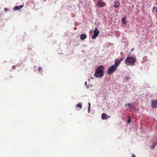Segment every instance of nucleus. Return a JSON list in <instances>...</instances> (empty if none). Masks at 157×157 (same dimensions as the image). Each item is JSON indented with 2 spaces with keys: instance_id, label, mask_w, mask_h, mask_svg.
Returning <instances> with one entry per match:
<instances>
[{
  "instance_id": "9d476101",
  "label": "nucleus",
  "mask_w": 157,
  "mask_h": 157,
  "mask_svg": "<svg viewBox=\"0 0 157 157\" xmlns=\"http://www.w3.org/2000/svg\"><path fill=\"white\" fill-rule=\"evenodd\" d=\"M23 7V5H21L15 7L14 10H20Z\"/></svg>"
},
{
  "instance_id": "39448f33",
  "label": "nucleus",
  "mask_w": 157,
  "mask_h": 157,
  "mask_svg": "<svg viewBox=\"0 0 157 157\" xmlns=\"http://www.w3.org/2000/svg\"><path fill=\"white\" fill-rule=\"evenodd\" d=\"M151 106L153 108H157V100H153L151 101Z\"/></svg>"
},
{
  "instance_id": "b1692460",
  "label": "nucleus",
  "mask_w": 157,
  "mask_h": 157,
  "mask_svg": "<svg viewBox=\"0 0 157 157\" xmlns=\"http://www.w3.org/2000/svg\"><path fill=\"white\" fill-rule=\"evenodd\" d=\"M156 13L157 14V10H156Z\"/></svg>"
},
{
  "instance_id": "f3484780",
  "label": "nucleus",
  "mask_w": 157,
  "mask_h": 157,
  "mask_svg": "<svg viewBox=\"0 0 157 157\" xmlns=\"http://www.w3.org/2000/svg\"><path fill=\"white\" fill-rule=\"evenodd\" d=\"M125 79H126V80H128V79H130L128 77H126L125 78Z\"/></svg>"
},
{
  "instance_id": "6e6552de",
  "label": "nucleus",
  "mask_w": 157,
  "mask_h": 157,
  "mask_svg": "<svg viewBox=\"0 0 157 157\" xmlns=\"http://www.w3.org/2000/svg\"><path fill=\"white\" fill-rule=\"evenodd\" d=\"M101 117V118L102 119L105 120V119H107L109 118L110 117L108 116L105 113H103L102 114Z\"/></svg>"
},
{
  "instance_id": "dca6fc26",
  "label": "nucleus",
  "mask_w": 157,
  "mask_h": 157,
  "mask_svg": "<svg viewBox=\"0 0 157 157\" xmlns=\"http://www.w3.org/2000/svg\"><path fill=\"white\" fill-rule=\"evenodd\" d=\"M131 122V120L130 118V117H129L128 119L127 122V123H130Z\"/></svg>"
},
{
  "instance_id": "f03ea898",
  "label": "nucleus",
  "mask_w": 157,
  "mask_h": 157,
  "mask_svg": "<svg viewBox=\"0 0 157 157\" xmlns=\"http://www.w3.org/2000/svg\"><path fill=\"white\" fill-rule=\"evenodd\" d=\"M136 59L133 57H128L125 60L124 62L127 65H133L136 62Z\"/></svg>"
},
{
  "instance_id": "a211bd4d",
  "label": "nucleus",
  "mask_w": 157,
  "mask_h": 157,
  "mask_svg": "<svg viewBox=\"0 0 157 157\" xmlns=\"http://www.w3.org/2000/svg\"><path fill=\"white\" fill-rule=\"evenodd\" d=\"M12 68L13 69H15L16 68V66H13L12 67Z\"/></svg>"
},
{
  "instance_id": "ddd939ff",
  "label": "nucleus",
  "mask_w": 157,
  "mask_h": 157,
  "mask_svg": "<svg viewBox=\"0 0 157 157\" xmlns=\"http://www.w3.org/2000/svg\"><path fill=\"white\" fill-rule=\"evenodd\" d=\"M157 145V143H154L153 144L152 147L151 148V149H154Z\"/></svg>"
},
{
  "instance_id": "5701e85b",
  "label": "nucleus",
  "mask_w": 157,
  "mask_h": 157,
  "mask_svg": "<svg viewBox=\"0 0 157 157\" xmlns=\"http://www.w3.org/2000/svg\"><path fill=\"white\" fill-rule=\"evenodd\" d=\"M4 10H8L7 8H6Z\"/></svg>"
},
{
  "instance_id": "393cba45",
  "label": "nucleus",
  "mask_w": 157,
  "mask_h": 157,
  "mask_svg": "<svg viewBox=\"0 0 157 157\" xmlns=\"http://www.w3.org/2000/svg\"><path fill=\"white\" fill-rule=\"evenodd\" d=\"M156 10H157V8H156Z\"/></svg>"
},
{
  "instance_id": "f257e3e1",
  "label": "nucleus",
  "mask_w": 157,
  "mask_h": 157,
  "mask_svg": "<svg viewBox=\"0 0 157 157\" xmlns=\"http://www.w3.org/2000/svg\"><path fill=\"white\" fill-rule=\"evenodd\" d=\"M104 67L103 66H100L98 67L95 71L94 76L97 78H100L104 75Z\"/></svg>"
},
{
  "instance_id": "9b49d317",
  "label": "nucleus",
  "mask_w": 157,
  "mask_h": 157,
  "mask_svg": "<svg viewBox=\"0 0 157 157\" xmlns=\"http://www.w3.org/2000/svg\"><path fill=\"white\" fill-rule=\"evenodd\" d=\"M120 3L118 2L117 1H115L114 3V4L113 6L114 7L117 8L119 7Z\"/></svg>"
},
{
  "instance_id": "1a4fd4ad",
  "label": "nucleus",
  "mask_w": 157,
  "mask_h": 157,
  "mask_svg": "<svg viewBox=\"0 0 157 157\" xmlns=\"http://www.w3.org/2000/svg\"><path fill=\"white\" fill-rule=\"evenodd\" d=\"M87 37L86 35L85 34H81L80 36V38L82 40H84Z\"/></svg>"
},
{
  "instance_id": "6ab92c4d",
  "label": "nucleus",
  "mask_w": 157,
  "mask_h": 157,
  "mask_svg": "<svg viewBox=\"0 0 157 157\" xmlns=\"http://www.w3.org/2000/svg\"><path fill=\"white\" fill-rule=\"evenodd\" d=\"M90 107L88 108V111L89 113H90Z\"/></svg>"
},
{
  "instance_id": "4be33fe9",
  "label": "nucleus",
  "mask_w": 157,
  "mask_h": 157,
  "mask_svg": "<svg viewBox=\"0 0 157 157\" xmlns=\"http://www.w3.org/2000/svg\"><path fill=\"white\" fill-rule=\"evenodd\" d=\"M132 157H136V156L135 155L133 154L132 155Z\"/></svg>"
},
{
  "instance_id": "7ed1b4c3",
  "label": "nucleus",
  "mask_w": 157,
  "mask_h": 157,
  "mask_svg": "<svg viewBox=\"0 0 157 157\" xmlns=\"http://www.w3.org/2000/svg\"><path fill=\"white\" fill-rule=\"evenodd\" d=\"M117 70V67H115V66L112 65V66L109 67L107 70V73L108 74L110 75L112 73H113L114 71Z\"/></svg>"
},
{
  "instance_id": "20e7f679",
  "label": "nucleus",
  "mask_w": 157,
  "mask_h": 157,
  "mask_svg": "<svg viewBox=\"0 0 157 157\" xmlns=\"http://www.w3.org/2000/svg\"><path fill=\"white\" fill-rule=\"evenodd\" d=\"M99 31L98 29L95 27L94 31V35L92 36V38L94 39L98 36L99 33Z\"/></svg>"
},
{
  "instance_id": "423d86ee",
  "label": "nucleus",
  "mask_w": 157,
  "mask_h": 157,
  "mask_svg": "<svg viewBox=\"0 0 157 157\" xmlns=\"http://www.w3.org/2000/svg\"><path fill=\"white\" fill-rule=\"evenodd\" d=\"M97 5L99 8H101L104 6L105 5V3L100 0L98 2Z\"/></svg>"
},
{
  "instance_id": "f8f14e48",
  "label": "nucleus",
  "mask_w": 157,
  "mask_h": 157,
  "mask_svg": "<svg viewBox=\"0 0 157 157\" xmlns=\"http://www.w3.org/2000/svg\"><path fill=\"white\" fill-rule=\"evenodd\" d=\"M122 22L124 24H126V21L125 19V18L124 17H123L121 20Z\"/></svg>"
},
{
  "instance_id": "412c9836",
  "label": "nucleus",
  "mask_w": 157,
  "mask_h": 157,
  "mask_svg": "<svg viewBox=\"0 0 157 157\" xmlns=\"http://www.w3.org/2000/svg\"><path fill=\"white\" fill-rule=\"evenodd\" d=\"M88 107H90L91 105L90 102L88 103Z\"/></svg>"
},
{
  "instance_id": "4468645a",
  "label": "nucleus",
  "mask_w": 157,
  "mask_h": 157,
  "mask_svg": "<svg viewBox=\"0 0 157 157\" xmlns=\"http://www.w3.org/2000/svg\"><path fill=\"white\" fill-rule=\"evenodd\" d=\"M76 107H78V108H82V105L80 103H78V104H77L76 105Z\"/></svg>"
},
{
  "instance_id": "aec40b11",
  "label": "nucleus",
  "mask_w": 157,
  "mask_h": 157,
  "mask_svg": "<svg viewBox=\"0 0 157 157\" xmlns=\"http://www.w3.org/2000/svg\"><path fill=\"white\" fill-rule=\"evenodd\" d=\"M127 105L128 106H131V104L130 103H129L128 104H127Z\"/></svg>"
},
{
  "instance_id": "0eeeda50",
  "label": "nucleus",
  "mask_w": 157,
  "mask_h": 157,
  "mask_svg": "<svg viewBox=\"0 0 157 157\" xmlns=\"http://www.w3.org/2000/svg\"><path fill=\"white\" fill-rule=\"evenodd\" d=\"M122 60L123 59H121L120 60L118 59L116 60L115 61L114 65L113 66H115V67H117L119 65L121 62L122 61Z\"/></svg>"
},
{
  "instance_id": "2eb2a0df",
  "label": "nucleus",
  "mask_w": 157,
  "mask_h": 157,
  "mask_svg": "<svg viewBox=\"0 0 157 157\" xmlns=\"http://www.w3.org/2000/svg\"><path fill=\"white\" fill-rule=\"evenodd\" d=\"M38 71L40 73H41L42 72V69L40 67L39 68Z\"/></svg>"
}]
</instances>
